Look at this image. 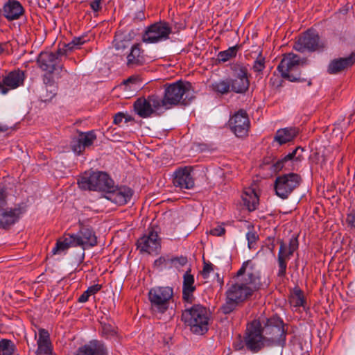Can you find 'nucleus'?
<instances>
[{
	"label": "nucleus",
	"instance_id": "f257e3e1",
	"mask_svg": "<svg viewBox=\"0 0 355 355\" xmlns=\"http://www.w3.org/2000/svg\"><path fill=\"white\" fill-rule=\"evenodd\" d=\"M227 286L225 302L221 306L225 314L232 313L262 286L260 272L254 263L251 260L244 261Z\"/></svg>",
	"mask_w": 355,
	"mask_h": 355
},
{
	"label": "nucleus",
	"instance_id": "f03ea898",
	"mask_svg": "<svg viewBox=\"0 0 355 355\" xmlns=\"http://www.w3.org/2000/svg\"><path fill=\"white\" fill-rule=\"evenodd\" d=\"M191 84L189 82L177 81L165 88L164 96L159 98L162 107L169 109L173 105H189L193 98Z\"/></svg>",
	"mask_w": 355,
	"mask_h": 355
},
{
	"label": "nucleus",
	"instance_id": "7ed1b4c3",
	"mask_svg": "<svg viewBox=\"0 0 355 355\" xmlns=\"http://www.w3.org/2000/svg\"><path fill=\"white\" fill-rule=\"evenodd\" d=\"M261 331L269 349L286 345L287 329L283 320L277 316L268 318L261 325Z\"/></svg>",
	"mask_w": 355,
	"mask_h": 355
},
{
	"label": "nucleus",
	"instance_id": "20e7f679",
	"mask_svg": "<svg viewBox=\"0 0 355 355\" xmlns=\"http://www.w3.org/2000/svg\"><path fill=\"white\" fill-rule=\"evenodd\" d=\"M182 318L190 327L193 333L202 335L208 331L209 316L206 308L203 306L193 305L183 312Z\"/></svg>",
	"mask_w": 355,
	"mask_h": 355
},
{
	"label": "nucleus",
	"instance_id": "39448f33",
	"mask_svg": "<svg viewBox=\"0 0 355 355\" xmlns=\"http://www.w3.org/2000/svg\"><path fill=\"white\" fill-rule=\"evenodd\" d=\"M80 189L85 191H106L114 189V182L104 172L93 171L84 173L78 180Z\"/></svg>",
	"mask_w": 355,
	"mask_h": 355
},
{
	"label": "nucleus",
	"instance_id": "423d86ee",
	"mask_svg": "<svg viewBox=\"0 0 355 355\" xmlns=\"http://www.w3.org/2000/svg\"><path fill=\"white\" fill-rule=\"evenodd\" d=\"M305 64L303 59L295 53H289L284 55L277 67V70L284 79L291 82H305L306 78L301 77L300 68Z\"/></svg>",
	"mask_w": 355,
	"mask_h": 355
},
{
	"label": "nucleus",
	"instance_id": "0eeeda50",
	"mask_svg": "<svg viewBox=\"0 0 355 355\" xmlns=\"http://www.w3.org/2000/svg\"><path fill=\"white\" fill-rule=\"evenodd\" d=\"M244 343L246 349L253 354L269 349L259 322L254 320L247 325L244 334Z\"/></svg>",
	"mask_w": 355,
	"mask_h": 355
},
{
	"label": "nucleus",
	"instance_id": "6e6552de",
	"mask_svg": "<svg viewBox=\"0 0 355 355\" xmlns=\"http://www.w3.org/2000/svg\"><path fill=\"white\" fill-rule=\"evenodd\" d=\"M173 297V289L170 286H156L148 292L150 309L154 313L163 314L168 309Z\"/></svg>",
	"mask_w": 355,
	"mask_h": 355
},
{
	"label": "nucleus",
	"instance_id": "1a4fd4ad",
	"mask_svg": "<svg viewBox=\"0 0 355 355\" xmlns=\"http://www.w3.org/2000/svg\"><path fill=\"white\" fill-rule=\"evenodd\" d=\"M302 179L297 173H289L276 178L274 184L275 193L282 199H287L297 188Z\"/></svg>",
	"mask_w": 355,
	"mask_h": 355
},
{
	"label": "nucleus",
	"instance_id": "9d476101",
	"mask_svg": "<svg viewBox=\"0 0 355 355\" xmlns=\"http://www.w3.org/2000/svg\"><path fill=\"white\" fill-rule=\"evenodd\" d=\"M172 28L168 22L160 21L148 26L142 36V41L147 44H155L169 38Z\"/></svg>",
	"mask_w": 355,
	"mask_h": 355
},
{
	"label": "nucleus",
	"instance_id": "9b49d317",
	"mask_svg": "<svg viewBox=\"0 0 355 355\" xmlns=\"http://www.w3.org/2000/svg\"><path fill=\"white\" fill-rule=\"evenodd\" d=\"M326 45L315 31L308 30L295 43L294 49L300 52L322 51Z\"/></svg>",
	"mask_w": 355,
	"mask_h": 355
},
{
	"label": "nucleus",
	"instance_id": "f8f14e48",
	"mask_svg": "<svg viewBox=\"0 0 355 355\" xmlns=\"http://www.w3.org/2000/svg\"><path fill=\"white\" fill-rule=\"evenodd\" d=\"M234 78L229 80L231 92L236 94H245L249 89L250 80L248 67L243 64H235L231 67Z\"/></svg>",
	"mask_w": 355,
	"mask_h": 355
},
{
	"label": "nucleus",
	"instance_id": "ddd939ff",
	"mask_svg": "<svg viewBox=\"0 0 355 355\" xmlns=\"http://www.w3.org/2000/svg\"><path fill=\"white\" fill-rule=\"evenodd\" d=\"M279 250L277 254L278 272L277 276L284 277L286 272L287 263L292 257L294 252L298 248V240L292 237L287 245L282 240L279 241Z\"/></svg>",
	"mask_w": 355,
	"mask_h": 355
},
{
	"label": "nucleus",
	"instance_id": "4468645a",
	"mask_svg": "<svg viewBox=\"0 0 355 355\" xmlns=\"http://www.w3.org/2000/svg\"><path fill=\"white\" fill-rule=\"evenodd\" d=\"M162 107L159 97L156 95L149 96L147 98H139L134 103L135 112L141 118L150 117Z\"/></svg>",
	"mask_w": 355,
	"mask_h": 355
},
{
	"label": "nucleus",
	"instance_id": "2eb2a0df",
	"mask_svg": "<svg viewBox=\"0 0 355 355\" xmlns=\"http://www.w3.org/2000/svg\"><path fill=\"white\" fill-rule=\"evenodd\" d=\"M250 125L248 115L243 110H239L229 120L231 130L238 137H244L248 135Z\"/></svg>",
	"mask_w": 355,
	"mask_h": 355
},
{
	"label": "nucleus",
	"instance_id": "dca6fc26",
	"mask_svg": "<svg viewBox=\"0 0 355 355\" xmlns=\"http://www.w3.org/2000/svg\"><path fill=\"white\" fill-rule=\"evenodd\" d=\"M137 245L141 252L157 254L161 247L160 239L157 232L153 229L149 230L147 234L144 235L137 240Z\"/></svg>",
	"mask_w": 355,
	"mask_h": 355
},
{
	"label": "nucleus",
	"instance_id": "f3484780",
	"mask_svg": "<svg viewBox=\"0 0 355 355\" xmlns=\"http://www.w3.org/2000/svg\"><path fill=\"white\" fill-rule=\"evenodd\" d=\"M76 247H81L83 250L94 247L97 245V236L92 228L83 226L76 234H71Z\"/></svg>",
	"mask_w": 355,
	"mask_h": 355
},
{
	"label": "nucleus",
	"instance_id": "a211bd4d",
	"mask_svg": "<svg viewBox=\"0 0 355 355\" xmlns=\"http://www.w3.org/2000/svg\"><path fill=\"white\" fill-rule=\"evenodd\" d=\"M193 168L184 166L178 168L173 174V184L184 189H191L195 186V180L192 175Z\"/></svg>",
	"mask_w": 355,
	"mask_h": 355
},
{
	"label": "nucleus",
	"instance_id": "6ab92c4d",
	"mask_svg": "<svg viewBox=\"0 0 355 355\" xmlns=\"http://www.w3.org/2000/svg\"><path fill=\"white\" fill-rule=\"evenodd\" d=\"M60 60L57 58L53 52H41L37 59L39 67L46 72H54L60 69L63 70V65L60 63Z\"/></svg>",
	"mask_w": 355,
	"mask_h": 355
},
{
	"label": "nucleus",
	"instance_id": "aec40b11",
	"mask_svg": "<svg viewBox=\"0 0 355 355\" xmlns=\"http://www.w3.org/2000/svg\"><path fill=\"white\" fill-rule=\"evenodd\" d=\"M298 150L302 153L304 149L301 147H297L291 153L285 155L282 159L277 160L274 164L273 168L275 171H279L284 168L285 170H295V166L301 162L302 155L297 154Z\"/></svg>",
	"mask_w": 355,
	"mask_h": 355
},
{
	"label": "nucleus",
	"instance_id": "412c9836",
	"mask_svg": "<svg viewBox=\"0 0 355 355\" xmlns=\"http://www.w3.org/2000/svg\"><path fill=\"white\" fill-rule=\"evenodd\" d=\"M2 15L9 21L19 19L24 14V8L17 0H8L3 6Z\"/></svg>",
	"mask_w": 355,
	"mask_h": 355
},
{
	"label": "nucleus",
	"instance_id": "4be33fe9",
	"mask_svg": "<svg viewBox=\"0 0 355 355\" xmlns=\"http://www.w3.org/2000/svg\"><path fill=\"white\" fill-rule=\"evenodd\" d=\"M73 355H108V352L102 342L93 340L80 347Z\"/></svg>",
	"mask_w": 355,
	"mask_h": 355
},
{
	"label": "nucleus",
	"instance_id": "5701e85b",
	"mask_svg": "<svg viewBox=\"0 0 355 355\" xmlns=\"http://www.w3.org/2000/svg\"><path fill=\"white\" fill-rule=\"evenodd\" d=\"M107 198L118 205H123L128 203L133 195V191L128 187H121L115 190L113 189L107 191Z\"/></svg>",
	"mask_w": 355,
	"mask_h": 355
},
{
	"label": "nucleus",
	"instance_id": "b1692460",
	"mask_svg": "<svg viewBox=\"0 0 355 355\" xmlns=\"http://www.w3.org/2000/svg\"><path fill=\"white\" fill-rule=\"evenodd\" d=\"M355 63V52H352L346 58H340L332 60L327 67L329 74H337L343 70L351 67Z\"/></svg>",
	"mask_w": 355,
	"mask_h": 355
},
{
	"label": "nucleus",
	"instance_id": "393cba45",
	"mask_svg": "<svg viewBox=\"0 0 355 355\" xmlns=\"http://www.w3.org/2000/svg\"><path fill=\"white\" fill-rule=\"evenodd\" d=\"M25 79L23 71L17 69L9 72L2 79V85L8 89H15L23 85Z\"/></svg>",
	"mask_w": 355,
	"mask_h": 355
},
{
	"label": "nucleus",
	"instance_id": "a878e982",
	"mask_svg": "<svg viewBox=\"0 0 355 355\" xmlns=\"http://www.w3.org/2000/svg\"><path fill=\"white\" fill-rule=\"evenodd\" d=\"M37 344L36 355H52L53 347L47 330L44 329H39Z\"/></svg>",
	"mask_w": 355,
	"mask_h": 355
},
{
	"label": "nucleus",
	"instance_id": "bb28decb",
	"mask_svg": "<svg viewBox=\"0 0 355 355\" xmlns=\"http://www.w3.org/2000/svg\"><path fill=\"white\" fill-rule=\"evenodd\" d=\"M146 61L144 50L141 49L140 44L132 45L127 55V66L130 68L137 67L143 65Z\"/></svg>",
	"mask_w": 355,
	"mask_h": 355
},
{
	"label": "nucleus",
	"instance_id": "cd10ccee",
	"mask_svg": "<svg viewBox=\"0 0 355 355\" xmlns=\"http://www.w3.org/2000/svg\"><path fill=\"white\" fill-rule=\"evenodd\" d=\"M96 139V136L93 131L81 132L74 141L72 149L76 153L80 154L86 147L92 146Z\"/></svg>",
	"mask_w": 355,
	"mask_h": 355
},
{
	"label": "nucleus",
	"instance_id": "c85d7f7f",
	"mask_svg": "<svg viewBox=\"0 0 355 355\" xmlns=\"http://www.w3.org/2000/svg\"><path fill=\"white\" fill-rule=\"evenodd\" d=\"M194 283V277L191 274V269H189L183 275L182 282V298L187 302H191L193 298V293L196 289Z\"/></svg>",
	"mask_w": 355,
	"mask_h": 355
},
{
	"label": "nucleus",
	"instance_id": "c756f323",
	"mask_svg": "<svg viewBox=\"0 0 355 355\" xmlns=\"http://www.w3.org/2000/svg\"><path fill=\"white\" fill-rule=\"evenodd\" d=\"M0 227L7 229L14 225L19 219L20 211L19 209L3 208L0 210Z\"/></svg>",
	"mask_w": 355,
	"mask_h": 355
},
{
	"label": "nucleus",
	"instance_id": "7c9ffc66",
	"mask_svg": "<svg viewBox=\"0 0 355 355\" xmlns=\"http://www.w3.org/2000/svg\"><path fill=\"white\" fill-rule=\"evenodd\" d=\"M298 133V129L295 127L282 128L276 132L274 140L279 145H283L293 141Z\"/></svg>",
	"mask_w": 355,
	"mask_h": 355
},
{
	"label": "nucleus",
	"instance_id": "2f4dec72",
	"mask_svg": "<svg viewBox=\"0 0 355 355\" xmlns=\"http://www.w3.org/2000/svg\"><path fill=\"white\" fill-rule=\"evenodd\" d=\"M241 198L244 206L249 211H252L257 209L259 205V197L253 189H245L243 191Z\"/></svg>",
	"mask_w": 355,
	"mask_h": 355
},
{
	"label": "nucleus",
	"instance_id": "473e14b6",
	"mask_svg": "<svg viewBox=\"0 0 355 355\" xmlns=\"http://www.w3.org/2000/svg\"><path fill=\"white\" fill-rule=\"evenodd\" d=\"M70 247H76L74 239L71 234H65L63 237L59 239L55 246L52 249L53 254H59L66 252Z\"/></svg>",
	"mask_w": 355,
	"mask_h": 355
},
{
	"label": "nucleus",
	"instance_id": "72a5a7b5",
	"mask_svg": "<svg viewBox=\"0 0 355 355\" xmlns=\"http://www.w3.org/2000/svg\"><path fill=\"white\" fill-rule=\"evenodd\" d=\"M231 85L229 79H220L213 82L210 85V89L217 94L225 95L231 92Z\"/></svg>",
	"mask_w": 355,
	"mask_h": 355
},
{
	"label": "nucleus",
	"instance_id": "f704fd0d",
	"mask_svg": "<svg viewBox=\"0 0 355 355\" xmlns=\"http://www.w3.org/2000/svg\"><path fill=\"white\" fill-rule=\"evenodd\" d=\"M130 44V40L127 39L126 35L123 33H116L113 41V45L116 50L123 51Z\"/></svg>",
	"mask_w": 355,
	"mask_h": 355
},
{
	"label": "nucleus",
	"instance_id": "c9c22d12",
	"mask_svg": "<svg viewBox=\"0 0 355 355\" xmlns=\"http://www.w3.org/2000/svg\"><path fill=\"white\" fill-rule=\"evenodd\" d=\"M290 303L294 307H304L306 300L302 291L299 288H295L290 297Z\"/></svg>",
	"mask_w": 355,
	"mask_h": 355
},
{
	"label": "nucleus",
	"instance_id": "e433bc0d",
	"mask_svg": "<svg viewBox=\"0 0 355 355\" xmlns=\"http://www.w3.org/2000/svg\"><path fill=\"white\" fill-rule=\"evenodd\" d=\"M15 349V345L11 340L1 339L0 340V351L1 352V355H12Z\"/></svg>",
	"mask_w": 355,
	"mask_h": 355
},
{
	"label": "nucleus",
	"instance_id": "4c0bfd02",
	"mask_svg": "<svg viewBox=\"0 0 355 355\" xmlns=\"http://www.w3.org/2000/svg\"><path fill=\"white\" fill-rule=\"evenodd\" d=\"M237 49L236 46L230 47L225 51H223L218 53V60L220 62H227L232 58L236 55Z\"/></svg>",
	"mask_w": 355,
	"mask_h": 355
},
{
	"label": "nucleus",
	"instance_id": "58836bf2",
	"mask_svg": "<svg viewBox=\"0 0 355 355\" xmlns=\"http://www.w3.org/2000/svg\"><path fill=\"white\" fill-rule=\"evenodd\" d=\"M86 37H87L86 35L75 37L73 38V40L67 44V46L71 51L75 49H79L81 45H83L87 41Z\"/></svg>",
	"mask_w": 355,
	"mask_h": 355
},
{
	"label": "nucleus",
	"instance_id": "ea45409f",
	"mask_svg": "<svg viewBox=\"0 0 355 355\" xmlns=\"http://www.w3.org/2000/svg\"><path fill=\"white\" fill-rule=\"evenodd\" d=\"M246 239L249 249H253L255 248L257 241L259 239V236L255 231H249L246 234Z\"/></svg>",
	"mask_w": 355,
	"mask_h": 355
},
{
	"label": "nucleus",
	"instance_id": "a19ab883",
	"mask_svg": "<svg viewBox=\"0 0 355 355\" xmlns=\"http://www.w3.org/2000/svg\"><path fill=\"white\" fill-rule=\"evenodd\" d=\"M216 266L209 261H204L201 275L204 279H207L209 274L214 270Z\"/></svg>",
	"mask_w": 355,
	"mask_h": 355
},
{
	"label": "nucleus",
	"instance_id": "79ce46f5",
	"mask_svg": "<svg viewBox=\"0 0 355 355\" xmlns=\"http://www.w3.org/2000/svg\"><path fill=\"white\" fill-rule=\"evenodd\" d=\"M265 69V62L264 58L262 57H259L254 62L252 69L254 72L260 73L262 72Z\"/></svg>",
	"mask_w": 355,
	"mask_h": 355
},
{
	"label": "nucleus",
	"instance_id": "37998d69",
	"mask_svg": "<svg viewBox=\"0 0 355 355\" xmlns=\"http://www.w3.org/2000/svg\"><path fill=\"white\" fill-rule=\"evenodd\" d=\"M225 229L223 225H217L210 230L209 234L215 236H221L225 234Z\"/></svg>",
	"mask_w": 355,
	"mask_h": 355
},
{
	"label": "nucleus",
	"instance_id": "c03bdc74",
	"mask_svg": "<svg viewBox=\"0 0 355 355\" xmlns=\"http://www.w3.org/2000/svg\"><path fill=\"white\" fill-rule=\"evenodd\" d=\"M171 263H174L175 266H183L187 263V258L186 257H177L170 259Z\"/></svg>",
	"mask_w": 355,
	"mask_h": 355
},
{
	"label": "nucleus",
	"instance_id": "a18cd8bd",
	"mask_svg": "<svg viewBox=\"0 0 355 355\" xmlns=\"http://www.w3.org/2000/svg\"><path fill=\"white\" fill-rule=\"evenodd\" d=\"M71 51L67 46V44H64L62 47H59L55 52H53V54L56 55L57 58L60 60L62 56L67 55Z\"/></svg>",
	"mask_w": 355,
	"mask_h": 355
},
{
	"label": "nucleus",
	"instance_id": "49530a36",
	"mask_svg": "<svg viewBox=\"0 0 355 355\" xmlns=\"http://www.w3.org/2000/svg\"><path fill=\"white\" fill-rule=\"evenodd\" d=\"M53 72H46L43 76V82L46 86L52 87L54 85V80L52 73Z\"/></svg>",
	"mask_w": 355,
	"mask_h": 355
},
{
	"label": "nucleus",
	"instance_id": "de8ad7c7",
	"mask_svg": "<svg viewBox=\"0 0 355 355\" xmlns=\"http://www.w3.org/2000/svg\"><path fill=\"white\" fill-rule=\"evenodd\" d=\"M7 194L6 190L3 189H0V210L4 208L7 205L6 201Z\"/></svg>",
	"mask_w": 355,
	"mask_h": 355
},
{
	"label": "nucleus",
	"instance_id": "09e8293b",
	"mask_svg": "<svg viewBox=\"0 0 355 355\" xmlns=\"http://www.w3.org/2000/svg\"><path fill=\"white\" fill-rule=\"evenodd\" d=\"M346 220L349 226L355 227V209L347 214Z\"/></svg>",
	"mask_w": 355,
	"mask_h": 355
},
{
	"label": "nucleus",
	"instance_id": "8fccbe9b",
	"mask_svg": "<svg viewBox=\"0 0 355 355\" xmlns=\"http://www.w3.org/2000/svg\"><path fill=\"white\" fill-rule=\"evenodd\" d=\"M101 285L100 284H94L93 286H89L87 291L89 293L92 295L98 293L101 289Z\"/></svg>",
	"mask_w": 355,
	"mask_h": 355
},
{
	"label": "nucleus",
	"instance_id": "3c124183",
	"mask_svg": "<svg viewBox=\"0 0 355 355\" xmlns=\"http://www.w3.org/2000/svg\"><path fill=\"white\" fill-rule=\"evenodd\" d=\"M101 0H94L90 3V7L94 12H98L101 9Z\"/></svg>",
	"mask_w": 355,
	"mask_h": 355
},
{
	"label": "nucleus",
	"instance_id": "603ef678",
	"mask_svg": "<svg viewBox=\"0 0 355 355\" xmlns=\"http://www.w3.org/2000/svg\"><path fill=\"white\" fill-rule=\"evenodd\" d=\"M170 259H171L166 257H160L159 258L155 261L154 263L156 266H160L164 264H166L168 261L170 262Z\"/></svg>",
	"mask_w": 355,
	"mask_h": 355
},
{
	"label": "nucleus",
	"instance_id": "864d4df0",
	"mask_svg": "<svg viewBox=\"0 0 355 355\" xmlns=\"http://www.w3.org/2000/svg\"><path fill=\"white\" fill-rule=\"evenodd\" d=\"M124 113L123 112H118L114 116V123L116 125H120L121 123L124 119Z\"/></svg>",
	"mask_w": 355,
	"mask_h": 355
},
{
	"label": "nucleus",
	"instance_id": "5fc2aeb1",
	"mask_svg": "<svg viewBox=\"0 0 355 355\" xmlns=\"http://www.w3.org/2000/svg\"><path fill=\"white\" fill-rule=\"evenodd\" d=\"M145 19V14L142 10H139L135 14L133 20L135 21H141Z\"/></svg>",
	"mask_w": 355,
	"mask_h": 355
},
{
	"label": "nucleus",
	"instance_id": "6e6d98bb",
	"mask_svg": "<svg viewBox=\"0 0 355 355\" xmlns=\"http://www.w3.org/2000/svg\"><path fill=\"white\" fill-rule=\"evenodd\" d=\"M91 296V295L89 293V292L86 290L78 298V301L80 303H85L87 301H88L89 297Z\"/></svg>",
	"mask_w": 355,
	"mask_h": 355
},
{
	"label": "nucleus",
	"instance_id": "4d7b16f0",
	"mask_svg": "<svg viewBox=\"0 0 355 355\" xmlns=\"http://www.w3.org/2000/svg\"><path fill=\"white\" fill-rule=\"evenodd\" d=\"M103 332L108 334V335H112L114 333V331L112 329V327L110 325H106L105 324L103 327Z\"/></svg>",
	"mask_w": 355,
	"mask_h": 355
},
{
	"label": "nucleus",
	"instance_id": "13d9d810",
	"mask_svg": "<svg viewBox=\"0 0 355 355\" xmlns=\"http://www.w3.org/2000/svg\"><path fill=\"white\" fill-rule=\"evenodd\" d=\"M234 347L236 350H241L243 349V347H245L244 343V339L243 340H240L238 343H234Z\"/></svg>",
	"mask_w": 355,
	"mask_h": 355
},
{
	"label": "nucleus",
	"instance_id": "bf43d9fd",
	"mask_svg": "<svg viewBox=\"0 0 355 355\" xmlns=\"http://www.w3.org/2000/svg\"><path fill=\"white\" fill-rule=\"evenodd\" d=\"M124 121L125 123H128V122H130V121H134V118L130 116V114H125L124 113Z\"/></svg>",
	"mask_w": 355,
	"mask_h": 355
},
{
	"label": "nucleus",
	"instance_id": "052dcab7",
	"mask_svg": "<svg viewBox=\"0 0 355 355\" xmlns=\"http://www.w3.org/2000/svg\"><path fill=\"white\" fill-rule=\"evenodd\" d=\"M0 93L1 94H6L8 93V89L5 88V87L2 85V83L0 81Z\"/></svg>",
	"mask_w": 355,
	"mask_h": 355
},
{
	"label": "nucleus",
	"instance_id": "680f3d73",
	"mask_svg": "<svg viewBox=\"0 0 355 355\" xmlns=\"http://www.w3.org/2000/svg\"><path fill=\"white\" fill-rule=\"evenodd\" d=\"M135 81H136V78H134V77H130V78H128V79H126L125 80H124L123 83H124L125 85H128V83H133V82H135Z\"/></svg>",
	"mask_w": 355,
	"mask_h": 355
},
{
	"label": "nucleus",
	"instance_id": "e2e57ef3",
	"mask_svg": "<svg viewBox=\"0 0 355 355\" xmlns=\"http://www.w3.org/2000/svg\"><path fill=\"white\" fill-rule=\"evenodd\" d=\"M8 130V127L6 125H1L0 124V133L1 132H5Z\"/></svg>",
	"mask_w": 355,
	"mask_h": 355
},
{
	"label": "nucleus",
	"instance_id": "0e129e2a",
	"mask_svg": "<svg viewBox=\"0 0 355 355\" xmlns=\"http://www.w3.org/2000/svg\"><path fill=\"white\" fill-rule=\"evenodd\" d=\"M3 49L1 46V45H0V54L3 52Z\"/></svg>",
	"mask_w": 355,
	"mask_h": 355
},
{
	"label": "nucleus",
	"instance_id": "69168bd1",
	"mask_svg": "<svg viewBox=\"0 0 355 355\" xmlns=\"http://www.w3.org/2000/svg\"><path fill=\"white\" fill-rule=\"evenodd\" d=\"M273 248H274V245H272V247L270 248V250L272 251L273 250Z\"/></svg>",
	"mask_w": 355,
	"mask_h": 355
},
{
	"label": "nucleus",
	"instance_id": "338daca9",
	"mask_svg": "<svg viewBox=\"0 0 355 355\" xmlns=\"http://www.w3.org/2000/svg\"><path fill=\"white\" fill-rule=\"evenodd\" d=\"M308 84H309V85H310L311 84V81H310V80L309 81V83H308Z\"/></svg>",
	"mask_w": 355,
	"mask_h": 355
}]
</instances>
